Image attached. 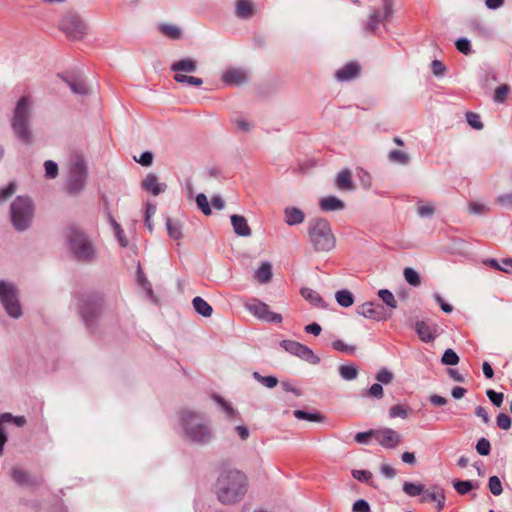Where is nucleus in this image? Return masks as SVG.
I'll list each match as a JSON object with an SVG mask.
<instances>
[{
	"label": "nucleus",
	"mask_w": 512,
	"mask_h": 512,
	"mask_svg": "<svg viewBox=\"0 0 512 512\" xmlns=\"http://www.w3.org/2000/svg\"><path fill=\"white\" fill-rule=\"evenodd\" d=\"M378 296L390 309H396L398 307V303L390 290L380 289Z\"/></svg>",
	"instance_id": "7c9ffc66"
},
{
	"label": "nucleus",
	"mask_w": 512,
	"mask_h": 512,
	"mask_svg": "<svg viewBox=\"0 0 512 512\" xmlns=\"http://www.w3.org/2000/svg\"><path fill=\"white\" fill-rule=\"evenodd\" d=\"M87 178V169L81 159L75 160L69 171L68 191L71 194L79 193L83 190Z\"/></svg>",
	"instance_id": "6e6552de"
},
{
	"label": "nucleus",
	"mask_w": 512,
	"mask_h": 512,
	"mask_svg": "<svg viewBox=\"0 0 512 512\" xmlns=\"http://www.w3.org/2000/svg\"><path fill=\"white\" fill-rule=\"evenodd\" d=\"M222 80L228 85H239L247 80V74L242 69L232 68L223 74Z\"/></svg>",
	"instance_id": "6ab92c4d"
},
{
	"label": "nucleus",
	"mask_w": 512,
	"mask_h": 512,
	"mask_svg": "<svg viewBox=\"0 0 512 512\" xmlns=\"http://www.w3.org/2000/svg\"><path fill=\"white\" fill-rule=\"evenodd\" d=\"M403 491L410 497H416L424 492V485L404 482Z\"/></svg>",
	"instance_id": "f704fd0d"
},
{
	"label": "nucleus",
	"mask_w": 512,
	"mask_h": 512,
	"mask_svg": "<svg viewBox=\"0 0 512 512\" xmlns=\"http://www.w3.org/2000/svg\"><path fill=\"white\" fill-rule=\"evenodd\" d=\"M468 210L472 214L481 215V214H484V213L488 212L489 208L485 204H483V203L471 202L469 204V206H468Z\"/></svg>",
	"instance_id": "680f3d73"
},
{
	"label": "nucleus",
	"mask_w": 512,
	"mask_h": 512,
	"mask_svg": "<svg viewBox=\"0 0 512 512\" xmlns=\"http://www.w3.org/2000/svg\"><path fill=\"white\" fill-rule=\"evenodd\" d=\"M10 217L17 231H25L32 223L34 217V205L29 197L18 196L11 203Z\"/></svg>",
	"instance_id": "39448f33"
},
{
	"label": "nucleus",
	"mask_w": 512,
	"mask_h": 512,
	"mask_svg": "<svg viewBox=\"0 0 512 512\" xmlns=\"http://www.w3.org/2000/svg\"><path fill=\"white\" fill-rule=\"evenodd\" d=\"M45 176L48 178H55L58 174V165L52 160H47L44 163Z\"/></svg>",
	"instance_id": "13d9d810"
},
{
	"label": "nucleus",
	"mask_w": 512,
	"mask_h": 512,
	"mask_svg": "<svg viewBox=\"0 0 512 512\" xmlns=\"http://www.w3.org/2000/svg\"><path fill=\"white\" fill-rule=\"evenodd\" d=\"M167 232L173 240H180L182 238V226L178 222H173L170 218L166 220Z\"/></svg>",
	"instance_id": "c756f323"
},
{
	"label": "nucleus",
	"mask_w": 512,
	"mask_h": 512,
	"mask_svg": "<svg viewBox=\"0 0 512 512\" xmlns=\"http://www.w3.org/2000/svg\"><path fill=\"white\" fill-rule=\"evenodd\" d=\"M101 308V301L97 297L88 296L80 299L79 309L82 319L89 327L97 318Z\"/></svg>",
	"instance_id": "9d476101"
},
{
	"label": "nucleus",
	"mask_w": 512,
	"mask_h": 512,
	"mask_svg": "<svg viewBox=\"0 0 512 512\" xmlns=\"http://www.w3.org/2000/svg\"><path fill=\"white\" fill-rule=\"evenodd\" d=\"M294 416L299 420H307L312 422L320 421V414L318 413H308L302 410H295Z\"/></svg>",
	"instance_id": "3c124183"
},
{
	"label": "nucleus",
	"mask_w": 512,
	"mask_h": 512,
	"mask_svg": "<svg viewBox=\"0 0 512 512\" xmlns=\"http://www.w3.org/2000/svg\"><path fill=\"white\" fill-rule=\"evenodd\" d=\"M196 203L198 208L205 214L210 215L211 214V208L208 202V199L205 194L200 193L196 196Z\"/></svg>",
	"instance_id": "de8ad7c7"
},
{
	"label": "nucleus",
	"mask_w": 512,
	"mask_h": 512,
	"mask_svg": "<svg viewBox=\"0 0 512 512\" xmlns=\"http://www.w3.org/2000/svg\"><path fill=\"white\" fill-rule=\"evenodd\" d=\"M192 304L195 311L203 317H210L213 313L212 306L199 296L193 299Z\"/></svg>",
	"instance_id": "a878e982"
},
{
	"label": "nucleus",
	"mask_w": 512,
	"mask_h": 512,
	"mask_svg": "<svg viewBox=\"0 0 512 512\" xmlns=\"http://www.w3.org/2000/svg\"><path fill=\"white\" fill-rule=\"evenodd\" d=\"M60 28L67 37L74 40L82 39L87 31V26L81 17L72 12L65 14L60 22Z\"/></svg>",
	"instance_id": "0eeeda50"
},
{
	"label": "nucleus",
	"mask_w": 512,
	"mask_h": 512,
	"mask_svg": "<svg viewBox=\"0 0 512 512\" xmlns=\"http://www.w3.org/2000/svg\"><path fill=\"white\" fill-rule=\"evenodd\" d=\"M335 299L337 303L344 308H348L353 305L354 303V296L353 294L346 289L339 290L335 294Z\"/></svg>",
	"instance_id": "cd10ccee"
},
{
	"label": "nucleus",
	"mask_w": 512,
	"mask_h": 512,
	"mask_svg": "<svg viewBox=\"0 0 512 512\" xmlns=\"http://www.w3.org/2000/svg\"><path fill=\"white\" fill-rule=\"evenodd\" d=\"M181 424L187 438L197 444H208L212 438L213 433L207 425L202 415L185 411L181 416Z\"/></svg>",
	"instance_id": "7ed1b4c3"
},
{
	"label": "nucleus",
	"mask_w": 512,
	"mask_h": 512,
	"mask_svg": "<svg viewBox=\"0 0 512 512\" xmlns=\"http://www.w3.org/2000/svg\"><path fill=\"white\" fill-rule=\"evenodd\" d=\"M486 395L495 406H501L504 399L503 393H498L492 389H489L487 390Z\"/></svg>",
	"instance_id": "338daca9"
},
{
	"label": "nucleus",
	"mask_w": 512,
	"mask_h": 512,
	"mask_svg": "<svg viewBox=\"0 0 512 512\" xmlns=\"http://www.w3.org/2000/svg\"><path fill=\"white\" fill-rule=\"evenodd\" d=\"M383 19L381 17V13L379 10L374 11L367 22V29L374 30L377 25L382 22Z\"/></svg>",
	"instance_id": "69168bd1"
},
{
	"label": "nucleus",
	"mask_w": 512,
	"mask_h": 512,
	"mask_svg": "<svg viewBox=\"0 0 512 512\" xmlns=\"http://www.w3.org/2000/svg\"><path fill=\"white\" fill-rule=\"evenodd\" d=\"M255 13L254 5L251 0H237L235 5V14L242 19L251 18Z\"/></svg>",
	"instance_id": "412c9836"
},
{
	"label": "nucleus",
	"mask_w": 512,
	"mask_h": 512,
	"mask_svg": "<svg viewBox=\"0 0 512 512\" xmlns=\"http://www.w3.org/2000/svg\"><path fill=\"white\" fill-rule=\"evenodd\" d=\"M388 159L393 163L406 165L409 162V156L403 151L392 150L388 154Z\"/></svg>",
	"instance_id": "4c0bfd02"
},
{
	"label": "nucleus",
	"mask_w": 512,
	"mask_h": 512,
	"mask_svg": "<svg viewBox=\"0 0 512 512\" xmlns=\"http://www.w3.org/2000/svg\"><path fill=\"white\" fill-rule=\"evenodd\" d=\"M360 74V66L357 63L351 62L337 70L335 76L339 81H351L357 78Z\"/></svg>",
	"instance_id": "dca6fc26"
},
{
	"label": "nucleus",
	"mask_w": 512,
	"mask_h": 512,
	"mask_svg": "<svg viewBox=\"0 0 512 512\" xmlns=\"http://www.w3.org/2000/svg\"><path fill=\"white\" fill-rule=\"evenodd\" d=\"M357 313L365 318L377 321L386 320L390 317V314H386L382 306L375 305L372 302H366L358 306Z\"/></svg>",
	"instance_id": "ddd939ff"
},
{
	"label": "nucleus",
	"mask_w": 512,
	"mask_h": 512,
	"mask_svg": "<svg viewBox=\"0 0 512 512\" xmlns=\"http://www.w3.org/2000/svg\"><path fill=\"white\" fill-rule=\"evenodd\" d=\"M341 377L345 380H354L358 375V370L354 365H342L339 368Z\"/></svg>",
	"instance_id": "58836bf2"
},
{
	"label": "nucleus",
	"mask_w": 512,
	"mask_h": 512,
	"mask_svg": "<svg viewBox=\"0 0 512 512\" xmlns=\"http://www.w3.org/2000/svg\"><path fill=\"white\" fill-rule=\"evenodd\" d=\"M455 490L463 495L474 489V484L472 481L466 480V481H455L453 484Z\"/></svg>",
	"instance_id": "8fccbe9b"
},
{
	"label": "nucleus",
	"mask_w": 512,
	"mask_h": 512,
	"mask_svg": "<svg viewBox=\"0 0 512 512\" xmlns=\"http://www.w3.org/2000/svg\"><path fill=\"white\" fill-rule=\"evenodd\" d=\"M0 302L10 317L19 318L22 315L18 294L12 283L0 282Z\"/></svg>",
	"instance_id": "423d86ee"
},
{
	"label": "nucleus",
	"mask_w": 512,
	"mask_h": 512,
	"mask_svg": "<svg viewBox=\"0 0 512 512\" xmlns=\"http://www.w3.org/2000/svg\"><path fill=\"white\" fill-rule=\"evenodd\" d=\"M443 490L441 488H434L432 491H425L422 493L421 502L433 501L435 502Z\"/></svg>",
	"instance_id": "e2e57ef3"
},
{
	"label": "nucleus",
	"mask_w": 512,
	"mask_h": 512,
	"mask_svg": "<svg viewBox=\"0 0 512 512\" xmlns=\"http://www.w3.org/2000/svg\"><path fill=\"white\" fill-rule=\"evenodd\" d=\"M374 439L380 446L386 449H394L402 441L401 435L389 427L374 429Z\"/></svg>",
	"instance_id": "9b49d317"
},
{
	"label": "nucleus",
	"mask_w": 512,
	"mask_h": 512,
	"mask_svg": "<svg viewBox=\"0 0 512 512\" xmlns=\"http://www.w3.org/2000/svg\"><path fill=\"white\" fill-rule=\"evenodd\" d=\"M441 361L444 365L454 366L459 363V357L454 350L447 349V350H445Z\"/></svg>",
	"instance_id": "37998d69"
},
{
	"label": "nucleus",
	"mask_w": 512,
	"mask_h": 512,
	"mask_svg": "<svg viewBox=\"0 0 512 512\" xmlns=\"http://www.w3.org/2000/svg\"><path fill=\"white\" fill-rule=\"evenodd\" d=\"M376 380L382 384H389L393 380V374L387 369H381L376 375Z\"/></svg>",
	"instance_id": "0e129e2a"
},
{
	"label": "nucleus",
	"mask_w": 512,
	"mask_h": 512,
	"mask_svg": "<svg viewBox=\"0 0 512 512\" xmlns=\"http://www.w3.org/2000/svg\"><path fill=\"white\" fill-rule=\"evenodd\" d=\"M345 208V203L336 196L329 195L322 198V211H341Z\"/></svg>",
	"instance_id": "5701e85b"
},
{
	"label": "nucleus",
	"mask_w": 512,
	"mask_h": 512,
	"mask_svg": "<svg viewBox=\"0 0 512 512\" xmlns=\"http://www.w3.org/2000/svg\"><path fill=\"white\" fill-rule=\"evenodd\" d=\"M230 219L235 234L241 237H249L252 234L251 228L244 216L234 214Z\"/></svg>",
	"instance_id": "f3484780"
},
{
	"label": "nucleus",
	"mask_w": 512,
	"mask_h": 512,
	"mask_svg": "<svg viewBox=\"0 0 512 512\" xmlns=\"http://www.w3.org/2000/svg\"><path fill=\"white\" fill-rule=\"evenodd\" d=\"M174 80L178 83H183L191 86L199 87L203 84V80L198 77L188 76L181 73H176Z\"/></svg>",
	"instance_id": "2f4dec72"
},
{
	"label": "nucleus",
	"mask_w": 512,
	"mask_h": 512,
	"mask_svg": "<svg viewBox=\"0 0 512 512\" xmlns=\"http://www.w3.org/2000/svg\"><path fill=\"white\" fill-rule=\"evenodd\" d=\"M16 192V185L9 183L6 187L0 189V203L8 200Z\"/></svg>",
	"instance_id": "bf43d9fd"
},
{
	"label": "nucleus",
	"mask_w": 512,
	"mask_h": 512,
	"mask_svg": "<svg viewBox=\"0 0 512 512\" xmlns=\"http://www.w3.org/2000/svg\"><path fill=\"white\" fill-rule=\"evenodd\" d=\"M12 480L20 486H34L36 481L33 480L30 474L22 468H12L10 472Z\"/></svg>",
	"instance_id": "aec40b11"
},
{
	"label": "nucleus",
	"mask_w": 512,
	"mask_h": 512,
	"mask_svg": "<svg viewBox=\"0 0 512 512\" xmlns=\"http://www.w3.org/2000/svg\"><path fill=\"white\" fill-rule=\"evenodd\" d=\"M352 475L360 482L368 483L372 478V473L368 470H353Z\"/></svg>",
	"instance_id": "774afa93"
},
{
	"label": "nucleus",
	"mask_w": 512,
	"mask_h": 512,
	"mask_svg": "<svg viewBox=\"0 0 512 512\" xmlns=\"http://www.w3.org/2000/svg\"><path fill=\"white\" fill-rule=\"evenodd\" d=\"M335 186L339 190L353 191L355 190V184L352 180V172L348 168L341 169L335 176Z\"/></svg>",
	"instance_id": "2eb2a0df"
},
{
	"label": "nucleus",
	"mask_w": 512,
	"mask_h": 512,
	"mask_svg": "<svg viewBox=\"0 0 512 512\" xmlns=\"http://www.w3.org/2000/svg\"><path fill=\"white\" fill-rule=\"evenodd\" d=\"M142 188L147 192H150L152 195L157 196L160 193H163L167 185L165 183H160L156 174L148 173L144 180L142 181Z\"/></svg>",
	"instance_id": "4468645a"
},
{
	"label": "nucleus",
	"mask_w": 512,
	"mask_h": 512,
	"mask_svg": "<svg viewBox=\"0 0 512 512\" xmlns=\"http://www.w3.org/2000/svg\"><path fill=\"white\" fill-rule=\"evenodd\" d=\"M32 106V98L22 96L16 103L11 119V127L15 135L24 144H30L32 141V130L30 128Z\"/></svg>",
	"instance_id": "f03ea898"
},
{
	"label": "nucleus",
	"mask_w": 512,
	"mask_h": 512,
	"mask_svg": "<svg viewBox=\"0 0 512 512\" xmlns=\"http://www.w3.org/2000/svg\"><path fill=\"white\" fill-rule=\"evenodd\" d=\"M253 376L267 388H274L278 384V379L274 376H261L258 372H255Z\"/></svg>",
	"instance_id": "c03bdc74"
},
{
	"label": "nucleus",
	"mask_w": 512,
	"mask_h": 512,
	"mask_svg": "<svg viewBox=\"0 0 512 512\" xmlns=\"http://www.w3.org/2000/svg\"><path fill=\"white\" fill-rule=\"evenodd\" d=\"M254 278L262 284L268 283L272 278V265L269 262H263L255 271Z\"/></svg>",
	"instance_id": "393cba45"
},
{
	"label": "nucleus",
	"mask_w": 512,
	"mask_h": 512,
	"mask_svg": "<svg viewBox=\"0 0 512 512\" xmlns=\"http://www.w3.org/2000/svg\"><path fill=\"white\" fill-rule=\"evenodd\" d=\"M476 450L482 456L489 455L491 450L490 442L486 438L479 439L476 444Z\"/></svg>",
	"instance_id": "4d7b16f0"
},
{
	"label": "nucleus",
	"mask_w": 512,
	"mask_h": 512,
	"mask_svg": "<svg viewBox=\"0 0 512 512\" xmlns=\"http://www.w3.org/2000/svg\"><path fill=\"white\" fill-rule=\"evenodd\" d=\"M488 487L490 492L495 496H499L503 491L502 483L497 476H491L489 478Z\"/></svg>",
	"instance_id": "a18cd8bd"
},
{
	"label": "nucleus",
	"mask_w": 512,
	"mask_h": 512,
	"mask_svg": "<svg viewBox=\"0 0 512 512\" xmlns=\"http://www.w3.org/2000/svg\"><path fill=\"white\" fill-rule=\"evenodd\" d=\"M371 438H374V429H370L365 432H358L354 439L358 444L367 445Z\"/></svg>",
	"instance_id": "864d4df0"
},
{
	"label": "nucleus",
	"mask_w": 512,
	"mask_h": 512,
	"mask_svg": "<svg viewBox=\"0 0 512 512\" xmlns=\"http://www.w3.org/2000/svg\"><path fill=\"white\" fill-rule=\"evenodd\" d=\"M495 201L502 208L512 210V191L500 194Z\"/></svg>",
	"instance_id": "09e8293b"
},
{
	"label": "nucleus",
	"mask_w": 512,
	"mask_h": 512,
	"mask_svg": "<svg viewBox=\"0 0 512 512\" xmlns=\"http://www.w3.org/2000/svg\"><path fill=\"white\" fill-rule=\"evenodd\" d=\"M171 70L177 73H193L197 70V62L192 58L180 59L171 65Z\"/></svg>",
	"instance_id": "4be33fe9"
},
{
	"label": "nucleus",
	"mask_w": 512,
	"mask_h": 512,
	"mask_svg": "<svg viewBox=\"0 0 512 512\" xmlns=\"http://www.w3.org/2000/svg\"><path fill=\"white\" fill-rule=\"evenodd\" d=\"M248 491V478L238 469H227L219 473L214 484L217 500L223 505L240 502Z\"/></svg>",
	"instance_id": "f257e3e1"
},
{
	"label": "nucleus",
	"mask_w": 512,
	"mask_h": 512,
	"mask_svg": "<svg viewBox=\"0 0 512 512\" xmlns=\"http://www.w3.org/2000/svg\"><path fill=\"white\" fill-rule=\"evenodd\" d=\"M455 46L457 50L464 55H468L471 53V43L470 40L467 38H459L455 42Z\"/></svg>",
	"instance_id": "6e6d98bb"
},
{
	"label": "nucleus",
	"mask_w": 512,
	"mask_h": 512,
	"mask_svg": "<svg viewBox=\"0 0 512 512\" xmlns=\"http://www.w3.org/2000/svg\"><path fill=\"white\" fill-rule=\"evenodd\" d=\"M308 234L311 242L317 249V246L320 242V220L318 218H315L309 222Z\"/></svg>",
	"instance_id": "bb28decb"
},
{
	"label": "nucleus",
	"mask_w": 512,
	"mask_h": 512,
	"mask_svg": "<svg viewBox=\"0 0 512 512\" xmlns=\"http://www.w3.org/2000/svg\"><path fill=\"white\" fill-rule=\"evenodd\" d=\"M416 332L419 338L424 342H430L434 339V335L430 327L423 321L416 323Z\"/></svg>",
	"instance_id": "c85d7f7f"
},
{
	"label": "nucleus",
	"mask_w": 512,
	"mask_h": 512,
	"mask_svg": "<svg viewBox=\"0 0 512 512\" xmlns=\"http://www.w3.org/2000/svg\"><path fill=\"white\" fill-rule=\"evenodd\" d=\"M112 226L120 245L122 247H126L128 245V240L126 239L120 224H118L115 220H112Z\"/></svg>",
	"instance_id": "5fc2aeb1"
},
{
	"label": "nucleus",
	"mask_w": 512,
	"mask_h": 512,
	"mask_svg": "<svg viewBox=\"0 0 512 512\" xmlns=\"http://www.w3.org/2000/svg\"><path fill=\"white\" fill-rule=\"evenodd\" d=\"M233 125L238 131L241 132H250L253 128V123L243 117H237L232 120Z\"/></svg>",
	"instance_id": "ea45409f"
},
{
	"label": "nucleus",
	"mask_w": 512,
	"mask_h": 512,
	"mask_svg": "<svg viewBox=\"0 0 512 512\" xmlns=\"http://www.w3.org/2000/svg\"><path fill=\"white\" fill-rule=\"evenodd\" d=\"M404 278L407 283L410 285L417 287L421 284V278L419 273L413 268L407 267L404 269Z\"/></svg>",
	"instance_id": "c9c22d12"
},
{
	"label": "nucleus",
	"mask_w": 512,
	"mask_h": 512,
	"mask_svg": "<svg viewBox=\"0 0 512 512\" xmlns=\"http://www.w3.org/2000/svg\"><path fill=\"white\" fill-rule=\"evenodd\" d=\"M409 409L407 406L398 404L390 408L389 416L391 418H402L405 419L408 417Z\"/></svg>",
	"instance_id": "a19ab883"
},
{
	"label": "nucleus",
	"mask_w": 512,
	"mask_h": 512,
	"mask_svg": "<svg viewBox=\"0 0 512 512\" xmlns=\"http://www.w3.org/2000/svg\"><path fill=\"white\" fill-rule=\"evenodd\" d=\"M281 346L290 354L295 355L309 363H317L318 357L314 354V352L307 346L293 341V340H283L281 342Z\"/></svg>",
	"instance_id": "f8f14e48"
},
{
	"label": "nucleus",
	"mask_w": 512,
	"mask_h": 512,
	"mask_svg": "<svg viewBox=\"0 0 512 512\" xmlns=\"http://www.w3.org/2000/svg\"><path fill=\"white\" fill-rule=\"evenodd\" d=\"M434 207L431 204H419L417 206V214L420 217L429 218L434 214Z\"/></svg>",
	"instance_id": "052dcab7"
},
{
	"label": "nucleus",
	"mask_w": 512,
	"mask_h": 512,
	"mask_svg": "<svg viewBox=\"0 0 512 512\" xmlns=\"http://www.w3.org/2000/svg\"><path fill=\"white\" fill-rule=\"evenodd\" d=\"M331 346L334 350L345 354H353L356 351V347L354 345L346 344L342 340L332 341Z\"/></svg>",
	"instance_id": "79ce46f5"
},
{
	"label": "nucleus",
	"mask_w": 512,
	"mask_h": 512,
	"mask_svg": "<svg viewBox=\"0 0 512 512\" xmlns=\"http://www.w3.org/2000/svg\"><path fill=\"white\" fill-rule=\"evenodd\" d=\"M510 92V87L506 84L496 88L494 93V101L497 103H503Z\"/></svg>",
	"instance_id": "49530a36"
},
{
	"label": "nucleus",
	"mask_w": 512,
	"mask_h": 512,
	"mask_svg": "<svg viewBox=\"0 0 512 512\" xmlns=\"http://www.w3.org/2000/svg\"><path fill=\"white\" fill-rule=\"evenodd\" d=\"M466 120L472 128H474L476 130L483 129V123L478 114H476L474 112H468L466 114Z\"/></svg>",
	"instance_id": "603ef678"
},
{
	"label": "nucleus",
	"mask_w": 512,
	"mask_h": 512,
	"mask_svg": "<svg viewBox=\"0 0 512 512\" xmlns=\"http://www.w3.org/2000/svg\"><path fill=\"white\" fill-rule=\"evenodd\" d=\"M284 220L290 225H297L304 221V213L296 207H287L284 210Z\"/></svg>",
	"instance_id": "b1692460"
},
{
	"label": "nucleus",
	"mask_w": 512,
	"mask_h": 512,
	"mask_svg": "<svg viewBox=\"0 0 512 512\" xmlns=\"http://www.w3.org/2000/svg\"><path fill=\"white\" fill-rule=\"evenodd\" d=\"M67 83L72 92L75 94L85 95L88 92L87 86L82 79H72Z\"/></svg>",
	"instance_id": "e433bc0d"
},
{
	"label": "nucleus",
	"mask_w": 512,
	"mask_h": 512,
	"mask_svg": "<svg viewBox=\"0 0 512 512\" xmlns=\"http://www.w3.org/2000/svg\"><path fill=\"white\" fill-rule=\"evenodd\" d=\"M336 242V237L332 233L330 224L322 220V251H332L336 247Z\"/></svg>",
	"instance_id": "a211bd4d"
},
{
	"label": "nucleus",
	"mask_w": 512,
	"mask_h": 512,
	"mask_svg": "<svg viewBox=\"0 0 512 512\" xmlns=\"http://www.w3.org/2000/svg\"><path fill=\"white\" fill-rule=\"evenodd\" d=\"M244 307L259 320L271 323L282 322V316L280 314L270 311L269 306L258 299L246 301Z\"/></svg>",
	"instance_id": "1a4fd4ad"
},
{
	"label": "nucleus",
	"mask_w": 512,
	"mask_h": 512,
	"mask_svg": "<svg viewBox=\"0 0 512 512\" xmlns=\"http://www.w3.org/2000/svg\"><path fill=\"white\" fill-rule=\"evenodd\" d=\"M215 401L221 406L224 410L226 417L230 420L237 419L239 417V413L233 407H231L224 399L219 396L214 397Z\"/></svg>",
	"instance_id": "473e14b6"
},
{
	"label": "nucleus",
	"mask_w": 512,
	"mask_h": 512,
	"mask_svg": "<svg viewBox=\"0 0 512 512\" xmlns=\"http://www.w3.org/2000/svg\"><path fill=\"white\" fill-rule=\"evenodd\" d=\"M160 31L167 37L171 39H179L181 37L182 31L176 25L170 24H162L160 26Z\"/></svg>",
	"instance_id": "72a5a7b5"
},
{
	"label": "nucleus",
	"mask_w": 512,
	"mask_h": 512,
	"mask_svg": "<svg viewBox=\"0 0 512 512\" xmlns=\"http://www.w3.org/2000/svg\"><path fill=\"white\" fill-rule=\"evenodd\" d=\"M69 251L80 261L90 262L96 257V249L88 236L79 228L70 227L66 231Z\"/></svg>",
	"instance_id": "20e7f679"
}]
</instances>
